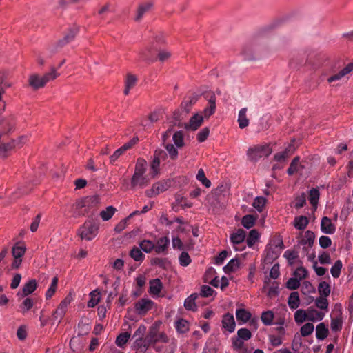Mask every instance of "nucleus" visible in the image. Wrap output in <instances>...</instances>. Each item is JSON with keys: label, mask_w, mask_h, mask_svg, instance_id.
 <instances>
[{"label": "nucleus", "mask_w": 353, "mask_h": 353, "mask_svg": "<svg viewBox=\"0 0 353 353\" xmlns=\"http://www.w3.org/2000/svg\"><path fill=\"white\" fill-rule=\"evenodd\" d=\"M150 288L148 292L152 296H159L163 289L162 282L159 279H152L149 282Z\"/></svg>", "instance_id": "b1692460"}, {"label": "nucleus", "mask_w": 353, "mask_h": 353, "mask_svg": "<svg viewBox=\"0 0 353 353\" xmlns=\"http://www.w3.org/2000/svg\"><path fill=\"white\" fill-rule=\"evenodd\" d=\"M284 248L283 238L280 234L274 235L267 247V257L270 259H277Z\"/></svg>", "instance_id": "20e7f679"}, {"label": "nucleus", "mask_w": 353, "mask_h": 353, "mask_svg": "<svg viewBox=\"0 0 353 353\" xmlns=\"http://www.w3.org/2000/svg\"><path fill=\"white\" fill-rule=\"evenodd\" d=\"M294 316V321L298 324H301L305 320H307V311L302 309L297 310Z\"/></svg>", "instance_id": "4d7b16f0"}, {"label": "nucleus", "mask_w": 353, "mask_h": 353, "mask_svg": "<svg viewBox=\"0 0 353 353\" xmlns=\"http://www.w3.org/2000/svg\"><path fill=\"white\" fill-rule=\"evenodd\" d=\"M267 203V199L263 196H256L252 203V206L259 212H261Z\"/></svg>", "instance_id": "49530a36"}, {"label": "nucleus", "mask_w": 353, "mask_h": 353, "mask_svg": "<svg viewBox=\"0 0 353 353\" xmlns=\"http://www.w3.org/2000/svg\"><path fill=\"white\" fill-rule=\"evenodd\" d=\"M353 71V62L348 63L345 68H343L337 74L330 76L327 79L329 83H332L336 81L341 79L343 77L350 74Z\"/></svg>", "instance_id": "4be33fe9"}, {"label": "nucleus", "mask_w": 353, "mask_h": 353, "mask_svg": "<svg viewBox=\"0 0 353 353\" xmlns=\"http://www.w3.org/2000/svg\"><path fill=\"white\" fill-rule=\"evenodd\" d=\"M329 333L328 329L323 323H319L316 327V337L319 340L325 339Z\"/></svg>", "instance_id": "58836bf2"}, {"label": "nucleus", "mask_w": 353, "mask_h": 353, "mask_svg": "<svg viewBox=\"0 0 353 353\" xmlns=\"http://www.w3.org/2000/svg\"><path fill=\"white\" fill-rule=\"evenodd\" d=\"M247 108H243L239 112L237 121L241 129H243L249 125L250 121L247 117Z\"/></svg>", "instance_id": "c756f323"}, {"label": "nucleus", "mask_w": 353, "mask_h": 353, "mask_svg": "<svg viewBox=\"0 0 353 353\" xmlns=\"http://www.w3.org/2000/svg\"><path fill=\"white\" fill-rule=\"evenodd\" d=\"M77 32H78L77 29H74V30H70V32L67 34H65V37L62 39H60L57 43V44L54 47V49H52V51L57 52V51H58L59 48H62L65 44L72 41L74 39V38L75 37Z\"/></svg>", "instance_id": "412c9836"}, {"label": "nucleus", "mask_w": 353, "mask_h": 353, "mask_svg": "<svg viewBox=\"0 0 353 353\" xmlns=\"http://www.w3.org/2000/svg\"><path fill=\"white\" fill-rule=\"evenodd\" d=\"M130 256L137 262H142L145 259V255L141 252V249L137 247L132 248L130 252Z\"/></svg>", "instance_id": "37998d69"}, {"label": "nucleus", "mask_w": 353, "mask_h": 353, "mask_svg": "<svg viewBox=\"0 0 353 353\" xmlns=\"http://www.w3.org/2000/svg\"><path fill=\"white\" fill-rule=\"evenodd\" d=\"M137 81V79L135 75L132 74H128L125 80V89L123 93L125 95H128L130 90L134 87Z\"/></svg>", "instance_id": "c85d7f7f"}, {"label": "nucleus", "mask_w": 353, "mask_h": 353, "mask_svg": "<svg viewBox=\"0 0 353 353\" xmlns=\"http://www.w3.org/2000/svg\"><path fill=\"white\" fill-rule=\"evenodd\" d=\"M196 179L202 183V184L206 187L210 188L211 186V182L205 176V174L203 169H199L196 176Z\"/></svg>", "instance_id": "e2e57ef3"}, {"label": "nucleus", "mask_w": 353, "mask_h": 353, "mask_svg": "<svg viewBox=\"0 0 353 353\" xmlns=\"http://www.w3.org/2000/svg\"><path fill=\"white\" fill-rule=\"evenodd\" d=\"M171 186L170 180H161L154 183L150 190H146L145 194L148 197H153L168 190Z\"/></svg>", "instance_id": "6e6552de"}, {"label": "nucleus", "mask_w": 353, "mask_h": 353, "mask_svg": "<svg viewBox=\"0 0 353 353\" xmlns=\"http://www.w3.org/2000/svg\"><path fill=\"white\" fill-rule=\"evenodd\" d=\"M71 298L67 296L59 305L57 310L54 312L52 316L54 319L58 320L59 323L63 318L68 309V306L71 303Z\"/></svg>", "instance_id": "4468645a"}, {"label": "nucleus", "mask_w": 353, "mask_h": 353, "mask_svg": "<svg viewBox=\"0 0 353 353\" xmlns=\"http://www.w3.org/2000/svg\"><path fill=\"white\" fill-rule=\"evenodd\" d=\"M314 329V326L312 323L304 324L300 329L301 335L303 337L310 335Z\"/></svg>", "instance_id": "0e129e2a"}, {"label": "nucleus", "mask_w": 353, "mask_h": 353, "mask_svg": "<svg viewBox=\"0 0 353 353\" xmlns=\"http://www.w3.org/2000/svg\"><path fill=\"white\" fill-rule=\"evenodd\" d=\"M288 304L291 310H296L300 305V298L299 294L297 292H292L288 300Z\"/></svg>", "instance_id": "2f4dec72"}, {"label": "nucleus", "mask_w": 353, "mask_h": 353, "mask_svg": "<svg viewBox=\"0 0 353 353\" xmlns=\"http://www.w3.org/2000/svg\"><path fill=\"white\" fill-rule=\"evenodd\" d=\"M203 118L201 114H195L190 118L189 123L185 125V128L192 131L196 130L202 125Z\"/></svg>", "instance_id": "f3484780"}, {"label": "nucleus", "mask_w": 353, "mask_h": 353, "mask_svg": "<svg viewBox=\"0 0 353 353\" xmlns=\"http://www.w3.org/2000/svg\"><path fill=\"white\" fill-rule=\"evenodd\" d=\"M221 327L228 333H232L236 328V323L232 314L227 312L224 314L221 319Z\"/></svg>", "instance_id": "f8f14e48"}, {"label": "nucleus", "mask_w": 353, "mask_h": 353, "mask_svg": "<svg viewBox=\"0 0 353 353\" xmlns=\"http://www.w3.org/2000/svg\"><path fill=\"white\" fill-rule=\"evenodd\" d=\"M320 196V192L318 188H312L309 194V201L314 210H316Z\"/></svg>", "instance_id": "72a5a7b5"}, {"label": "nucleus", "mask_w": 353, "mask_h": 353, "mask_svg": "<svg viewBox=\"0 0 353 353\" xmlns=\"http://www.w3.org/2000/svg\"><path fill=\"white\" fill-rule=\"evenodd\" d=\"M90 300L88 302V307H94L96 306L100 301V292L97 290L92 291L90 293Z\"/></svg>", "instance_id": "09e8293b"}, {"label": "nucleus", "mask_w": 353, "mask_h": 353, "mask_svg": "<svg viewBox=\"0 0 353 353\" xmlns=\"http://www.w3.org/2000/svg\"><path fill=\"white\" fill-rule=\"evenodd\" d=\"M307 321H320L325 317V313L321 311H318L316 309L310 307L307 310Z\"/></svg>", "instance_id": "393cba45"}, {"label": "nucleus", "mask_w": 353, "mask_h": 353, "mask_svg": "<svg viewBox=\"0 0 353 353\" xmlns=\"http://www.w3.org/2000/svg\"><path fill=\"white\" fill-rule=\"evenodd\" d=\"M309 223V219L307 216L301 215L296 216L294 219V227L299 230H303Z\"/></svg>", "instance_id": "7c9ffc66"}, {"label": "nucleus", "mask_w": 353, "mask_h": 353, "mask_svg": "<svg viewBox=\"0 0 353 353\" xmlns=\"http://www.w3.org/2000/svg\"><path fill=\"white\" fill-rule=\"evenodd\" d=\"M33 299L30 297H27L23 301L22 303L20 305L21 312L23 314H25L28 310H30L33 307Z\"/></svg>", "instance_id": "052dcab7"}, {"label": "nucleus", "mask_w": 353, "mask_h": 353, "mask_svg": "<svg viewBox=\"0 0 353 353\" xmlns=\"http://www.w3.org/2000/svg\"><path fill=\"white\" fill-rule=\"evenodd\" d=\"M71 214L74 218L85 216L88 213L84 199H78L72 204L70 210Z\"/></svg>", "instance_id": "9d476101"}, {"label": "nucleus", "mask_w": 353, "mask_h": 353, "mask_svg": "<svg viewBox=\"0 0 353 353\" xmlns=\"http://www.w3.org/2000/svg\"><path fill=\"white\" fill-rule=\"evenodd\" d=\"M293 276L294 278L301 281L304 279H305L306 277H307L308 276V271L307 270V269L303 266H300L299 268H297L294 273H293Z\"/></svg>", "instance_id": "bf43d9fd"}, {"label": "nucleus", "mask_w": 353, "mask_h": 353, "mask_svg": "<svg viewBox=\"0 0 353 353\" xmlns=\"http://www.w3.org/2000/svg\"><path fill=\"white\" fill-rule=\"evenodd\" d=\"M148 163L143 158H138L136 161L134 171L130 180V188L135 190L143 189L150 183L148 177L145 175Z\"/></svg>", "instance_id": "f257e3e1"}, {"label": "nucleus", "mask_w": 353, "mask_h": 353, "mask_svg": "<svg viewBox=\"0 0 353 353\" xmlns=\"http://www.w3.org/2000/svg\"><path fill=\"white\" fill-rule=\"evenodd\" d=\"M154 303L149 299H141L134 304V310L139 315H144L152 310Z\"/></svg>", "instance_id": "9b49d317"}, {"label": "nucleus", "mask_w": 353, "mask_h": 353, "mask_svg": "<svg viewBox=\"0 0 353 353\" xmlns=\"http://www.w3.org/2000/svg\"><path fill=\"white\" fill-rule=\"evenodd\" d=\"M152 7V3H150V2L144 3L141 5H140L137 10L135 20L136 21L140 20L142 18V17L143 16V14L145 12H148Z\"/></svg>", "instance_id": "79ce46f5"}, {"label": "nucleus", "mask_w": 353, "mask_h": 353, "mask_svg": "<svg viewBox=\"0 0 353 353\" xmlns=\"http://www.w3.org/2000/svg\"><path fill=\"white\" fill-rule=\"evenodd\" d=\"M321 230L325 234H332L336 231V227L330 218L323 216L321 222Z\"/></svg>", "instance_id": "5701e85b"}, {"label": "nucleus", "mask_w": 353, "mask_h": 353, "mask_svg": "<svg viewBox=\"0 0 353 353\" xmlns=\"http://www.w3.org/2000/svg\"><path fill=\"white\" fill-rule=\"evenodd\" d=\"M295 151V147L293 143H290L284 151L278 152L274 155V160L278 162H283L286 160Z\"/></svg>", "instance_id": "6ab92c4d"}, {"label": "nucleus", "mask_w": 353, "mask_h": 353, "mask_svg": "<svg viewBox=\"0 0 353 353\" xmlns=\"http://www.w3.org/2000/svg\"><path fill=\"white\" fill-rule=\"evenodd\" d=\"M216 294V292L209 285H203L201 287L200 295L202 297H210Z\"/></svg>", "instance_id": "680f3d73"}, {"label": "nucleus", "mask_w": 353, "mask_h": 353, "mask_svg": "<svg viewBox=\"0 0 353 353\" xmlns=\"http://www.w3.org/2000/svg\"><path fill=\"white\" fill-rule=\"evenodd\" d=\"M139 245L141 250L145 253H150L152 251H154V243L150 240H142L139 242Z\"/></svg>", "instance_id": "c03bdc74"}, {"label": "nucleus", "mask_w": 353, "mask_h": 353, "mask_svg": "<svg viewBox=\"0 0 353 353\" xmlns=\"http://www.w3.org/2000/svg\"><path fill=\"white\" fill-rule=\"evenodd\" d=\"M140 59L146 61H154V53L152 52L151 49L145 48L142 50L140 53Z\"/></svg>", "instance_id": "864d4df0"}, {"label": "nucleus", "mask_w": 353, "mask_h": 353, "mask_svg": "<svg viewBox=\"0 0 353 353\" xmlns=\"http://www.w3.org/2000/svg\"><path fill=\"white\" fill-rule=\"evenodd\" d=\"M167 158L166 152L163 150H156L154 151L153 159L150 163V169L152 170V176L154 178L159 173L160 163L165 161Z\"/></svg>", "instance_id": "1a4fd4ad"}, {"label": "nucleus", "mask_w": 353, "mask_h": 353, "mask_svg": "<svg viewBox=\"0 0 353 353\" xmlns=\"http://www.w3.org/2000/svg\"><path fill=\"white\" fill-rule=\"evenodd\" d=\"M12 144H13V143H11L10 141L6 143L0 142V158H6L9 153L14 150L13 145Z\"/></svg>", "instance_id": "e433bc0d"}, {"label": "nucleus", "mask_w": 353, "mask_h": 353, "mask_svg": "<svg viewBox=\"0 0 353 353\" xmlns=\"http://www.w3.org/2000/svg\"><path fill=\"white\" fill-rule=\"evenodd\" d=\"M240 263L239 259H231L223 268V271L226 274H230L236 271L239 268Z\"/></svg>", "instance_id": "c9c22d12"}, {"label": "nucleus", "mask_w": 353, "mask_h": 353, "mask_svg": "<svg viewBox=\"0 0 353 353\" xmlns=\"http://www.w3.org/2000/svg\"><path fill=\"white\" fill-rule=\"evenodd\" d=\"M255 221L256 219L252 215H245L243 217L241 223L244 228L250 229L254 226Z\"/></svg>", "instance_id": "774afa93"}, {"label": "nucleus", "mask_w": 353, "mask_h": 353, "mask_svg": "<svg viewBox=\"0 0 353 353\" xmlns=\"http://www.w3.org/2000/svg\"><path fill=\"white\" fill-rule=\"evenodd\" d=\"M138 141V138H133L128 142L125 143L123 146L117 149L113 154L110 157V163L115 162L120 156H121L125 151L132 148Z\"/></svg>", "instance_id": "2eb2a0df"}, {"label": "nucleus", "mask_w": 353, "mask_h": 353, "mask_svg": "<svg viewBox=\"0 0 353 353\" xmlns=\"http://www.w3.org/2000/svg\"><path fill=\"white\" fill-rule=\"evenodd\" d=\"M314 240L315 234L311 230H307L299 241V244L303 246V250H307V248H312Z\"/></svg>", "instance_id": "dca6fc26"}, {"label": "nucleus", "mask_w": 353, "mask_h": 353, "mask_svg": "<svg viewBox=\"0 0 353 353\" xmlns=\"http://www.w3.org/2000/svg\"><path fill=\"white\" fill-rule=\"evenodd\" d=\"M197 98L195 96H190L185 98L181 103V108L188 112L192 106L196 102Z\"/></svg>", "instance_id": "3c124183"}, {"label": "nucleus", "mask_w": 353, "mask_h": 353, "mask_svg": "<svg viewBox=\"0 0 353 353\" xmlns=\"http://www.w3.org/2000/svg\"><path fill=\"white\" fill-rule=\"evenodd\" d=\"M57 283H58V278L57 276H55L52 279L51 284L46 292L45 296H46V299H51L52 296L54 294V293L57 290Z\"/></svg>", "instance_id": "603ef678"}, {"label": "nucleus", "mask_w": 353, "mask_h": 353, "mask_svg": "<svg viewBox=\"0 0 353 353\" xmlns=\"http://www.w3.org/2000/svg\"><path fill=\"white\" fill-rule=\"evenodd\" d=\"M130 333L128 332H122L119 334L115 341L116 345L121 348H123L130 338Z\"/></svg>", "instance_id": "ea45409f"}, {"label": "nucleus", "mask_w": 353, "mask_h": 353, "mask_svg": "<svg viewBox=\"0 0 353 353\" xmlns=\"http://www.w3.org/2000/svg\"><path fill=\"white\" fill-rule=\"evenodd\" d=\"M236 336L246 341L252 338V334L250 330L243 327L238 330Z\"/></svg>", "instance_id": "338daca9"}, {"label": "nucleus", "mask_w": 353, "mask_h": 353, "mask_svg": "<svg viewBox=\"0 0 353 353\" xmlns=\"http://www.w3.org/2000/svg\"><path fill=\"white\" fill-rule=\"evenodd\" d=\"M235 315L239 324L248 323L252 316V314L244 308L236 309Z\"/></svg>", "instance_id": "bb28decb"}, {"label": "nucleus", "mask_w": 353, "mask_h": 353, "mask_svg": "<svg viewBox=\"0 0 353 353\" xmlns=\"http://www.w3.org/2000/svg\"><path fill=\"white\" fill-rule=\"evenodd\" d=\"M59 76L56 69L52 68L49 72L46 73L42 77L33 74L28 78V83L34 90H38L46 85V84Z\"/></svg>", "instance_id": "7ed1b4c3"}, {"label": "nucleus", "mask_w": 353, "mask_h": 353, "mask_svg": "<svg viewBox=\"0 0 353 353\" xmlns=\"http://www.w3.org/2000/svg\"><path fill=\"white\" fill-rule=\"evenodd\" d=\"M246 238V232L243 229H238L230 235V241L236 251H242L245 248L243 244Z\"/></svg>", "instance_id": "0eeeda50"}, {"label": "nucleus", "mask_w": 353, "mask_h": 353, "mask_svg": "<svg viewBox=\"0 0 353 353\" xmlns=\"http://www.w3.org/2000/svg\"><path fill=\"white\" fill-rule=\"evenodd\" d=\"M83 199L88 212L95 209L100 203V198L97 195L86 196Z\"/></svg>", "instance_id": "cd10ccee"}, {"label": "nucleus", "mask_w": 353, "mask_h": 353, "mask_svg": "<svg viewBox=\"0 0 353 353\" xmlns=\"http://www.w3.org/2000/svg\"><path fill=\"white\" fill-rule=\"evenodd\" d=\"M330 286L326 281H321L318 285V292L320 296L327 297L330 294Z\"/></svg>", "instance_id": "de8ad7c7"}, {"label": "nucleus", "mask_w": 353, "mask_h": 353, "mask_svg": "<svg viewBox=\"0 0 353 353\" xmlns=\"http://www.w3.org/2000/svg\"><path fill=\"white\" fill-rule=\"evenodd\" d=\"M342 267L343 263L341 260H337L335 261L330 269L331 274L334 278H339L340 276Z\"/></svg>", "instance_id": "6e6d98bb"}, {"label": "nucleus", "mask_w": 353, "mask_h": 353, "mask_svg": "<svg viewBox=\"0 0 353 353\" xmlns=\"http://www.w3.org/2000/svg\"><path fill=\"white\" fill-rule=\"evenodd\" d=\"M198 297V294L196 293L192 294L189 296L184 301V307L188 310L196 311L197 310V306L196 305L195 301Z\"/></svg>", "instance_id": "473e14b6"}, {"label": "nucleus", "mask_w": 353, "mask_h": 353, "mask_svg": "<svg viewBox=\"0 0 353 353\" xmlns=\"http://www.w3.org/2000/svg\"><path fill=\"white\" fill-rule=\"evenodd\" d=\"M272 153V148L269 144L257 145L250 148L247 151L249 160L257 161L262 157H267Z\"/></svg>", "instance_id": "39448f33"}, {"label": "nucleus", "mask_w": 353, "mask_h": 353, "mask_svg": "<svg viewBox=\"0 0 353 353\" xmlns=\"http://www.w3.org/2000/svg\"><path fill=\"white\" fill-rule=\"evenodd\" d=\"M274 319V314L271 310H267L263 312L261 315V320L263 325L270 326L273 324V320Z\"/></svg>", "instance_id": "4c0bfd02"}, {"label": "nucleus", "mask_w": 353, "mask_h": 353, "mask_svg": "<svg viewBox=\"0 0 353 353\" xmlns=\"http://www.w3.org/2000/svg\"><path fill=\"white\" fill-rule=\"evenodd\" d=\"M26 250V245L23 241H18L13 245L12 249V254L14 257L12 263V268L13 269L19 268L22 263V257L25 254Z\"/></svg>", "instance_id": "423d86ee"}, {"label": "nucleus", "mask_w": 353, "mask_h": 353, "mask_svg": "<svg viewBox=\"0 0 353 353\" xmlns=\"http://www.w3.org/2000/svg\"><path fill=\"white\" fill-rule=\"evenodd\" d=\"M116 211V208H114L113 206H108L105 208V210H102L100 212V216L103 221H107L113 216Z\"/></svg>", "instance_id": "a18cd8bd"}, {"label": "nucleus", "mask_w": 353, "mask_h": 353, "mask_svg": "<svg viewBox=\"0 0 353 353\" xmlns=\"http://www.w3.org/2000/svg\"><path fill=\"white\" fill-rule=\"evenodd\" d=\"M260 237L259 233L255 229L250 231L247 239L246 243L249 248H252Z\"/></svg>", "instance_id": "a19ab883"}, {"label": "nucleus", "mask_w": 353, "mask_h": 353, "mask_svg": "<svg viewBox=\"0 0 353 353\" xmlns=\"http://www.w3.org/2000/svg\"><path fill=\"white\" fill-rule=\"evenodd\" d=\"M343 319L341 315L331 319L330 327L332 331L339 332L342 329Z\"/></svg>", "instance_id": "5fc2aeb1"}, {"label": "nucleus", "mask_w": 353, "mask_h": 353, "mask_svg": "<svg viewBox=\"0 0 353 353\" xmlns=\"http://www.w3.org/2000/svg\"><path fill=\"white\" fill-rule=\"evenodd\" d=\"M315 305L316 307L325 312L328 311L329 303L325 296H319L315 299Z\"/></svg>", "instance_id": "8fccbe9b"}, {"label": "nucleus", "mask_w": 353, "mask_h": 353, "mask_svg": "<svg viewBox=\"0 0 353 353\" xmlns=\"http://www.w3.org/2000/svg\"><path fill=\"white\" fill-rule=\"evenodd\" d=\"M99 231V223L93 219H88L78 229L77 234L81 240L90 241L97 236Z\"/></svg>", "instance_id": "f03ea898"}, {"label": "nucleus", "mask_w": 353, "mask_h": 353, "mask_svg": "<svg viewBox=\"0 0 353 353\" xmlns=\"http://www.w3.org/2000/svg\"><path fill=\"white\" fill-rule=\"evenodd\" d=\"M179 262L181 266L187 267L191 263L192 259L188 252H182L179 256Z\"/></svg>", "instance_id": "69168bd1"}, {"label": "nucleus", "mask_w": 353, "mask_h": 353, "mask_svg": "<svg viewBox=\"0 0 353 353\" xmlns=\"http://www.w3.org/2000/svg\"><path fill=\"white\" fill-rule=\"evenodd\" d=\"M216 96L214 93H212L209 97L208 105L204 108L201 114L203 117L209 118L215 112L216 108Z\"/></svg>", "instance_id": "a211bd4d"}, {"label": "nucleus", "mask_w": 353, "mask_h": 353, "mask_svg": "<svg viewBox=\"0 0 353 353\" xmlns=\"http://www.w3.org/2000/svg\"><path fill=\"white\" fill-rule=\"evenodd\" d=\"M175 328H176V330L177 331V332L179 333H181V334H183V333H186L187 332L189 331V322L183 319H179L176 322H175Z\"/></svg>", "instance_id": "f704fd0d"}, {"label": "nucleus", "mask_w": 353, "mask_h": 353, "mask_svg": "<svg viewBox=\"0 0 353 353\" xmlns=\"http://www.w3.org/2000/svg\"><path fill=\"white\" fill-rule=\"evenodd\" d=\"M170 244V239L168 236H162L157 239L154 243V252L157 254L166 255L168 252Z\"/></svg>", "instance_id": "ddd939ff"}, {"label": "nucleus", "mask_w": 353, "mask_h": 353, "mask_svg": "<svg viewBox=\"0 0 353 353\" xmlns=\"http://www.w3.org/2000/svg\"><path fill=\"white\" fill-rule=\"evenodd\" d=\"M174 144L178 148H181L184 145V136L183 132L181 130L174 132L172 137Z\"/></svg>", "instance_id": "13d9d810"}, {"label": "nucleus", "mask_w": 353, "mask_h": 353, "mask_svg": "<svg viewBox=\"0 0 353 353\" xmlns=\"http://www.w3.org/2000/svg\"><path fill=\"white\" fill-rule=\"evenodd\" d=\"M37 288V283L35 279H31L26 283L22 288V292L17 293L18 296L25 297L34 292Z\"/></svg>", "instance_id": "aec40b11"}, {"label": "nucleus", "mask_w": 353, "mask_h": 353, "mask_svg": "<svg viewBox=\"0 0 353 353\" xmlns=\"http://www.w3.org/2000/svg\"><path fill=\"white\" fill-rule=\"evenodd\" d=\"M152 342V341L151 339L143 338L136 339L132 347L141 352H145Z\"/></svg>", "instance_id": "a878e982"}]
</instances>
